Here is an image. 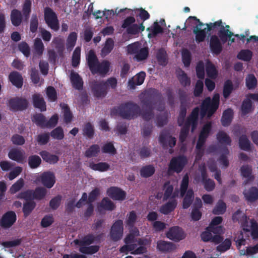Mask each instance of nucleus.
Listing matches in <instances>:
<instances>
[{
    "instance_id": "obj_6",
    "label": "nucleus",
    "mask_w": 258,
    "mask_h": 258,
    "mask_svg": "<svg viewBox=\"0 0 258 258\" xmlns=\"http://www.w3.org/2000/svg\"><path fill=\"white\" fill-rule=\"evenodd\" d=\"M44 18L47 26L56 32L59 29V23L56 14L49 7L44 9Z\"/></svg>"
},
{
    "instance_id": "obj_58",
    "label": "nucleus",
    "mask_w": 258,
    "mask_h": 258,
    "mask_svg": "<svg viewBox=\"0 0 258 258\" xmlns=\"http://www.w3.org/2000/svg\"><path fill=\"white\" fill-rule=\"evenodd\" d=\"M189 183V177L188 175L186 174L184 175L182 178L180 187V197H183L187 192L188 186Z\"/></svg>"
},
{
    "instance_id": "obj_9",
    "label": "nucleus",
    "mask_w": 258,
    "mask_h": 258,
    "mask_svg": "<svg viewBox=\"0 0 258 258\" xmlns=\"http://www.w3.org/2000/svg\"><path fill=\"white\" fill-rule=\"evenodd\" d=\"M187 159L184 156L173 157L169 163L168 171H172L177 173H180L187 163Z\"/></svg>"
},
{
    "instance_id": "obj_63",
    "label": "nucleus",
    "mask_w": 258,
    "mask_h": 258,
    "mask_svg": "<svg viewBox=\"0 0 258 258\" xmlns=\"http://www.w3.org/2000/svg\"><path fill=\"white\" fill-rule=\"evenodd\" d=\"M216 247L217 251L223 252L230 249L231 245V241L230 239L226 238L224 241H222Z\"/></svg>"
},
{
    "instance_id": "obj_28",
    "label": "nucleus",
    "mask_w": 258,
    "mask_h": 258,
    "mask_svg": "<svg viewBox=\"0 0 258 258\" xmlns=\"http://www.w3.org/2000/svg\"><path fill=\"white\" fill-rule=\"evenodd\" d=\"M33 105L35 108L39 109L41 111L46 110V103L43 97L39 94H35L32 96Z\"/></svg>"
},
{
    "instance_id": "obj_49",
    "label": "nucleus",
    "mask_w": 258,
    "mask_h": 258,
    "mask_svg": "<svg viewBox=\"0 0 258 258\" xmlns=\"http://www.w3.org/2000/svg\"><path fill=\"white\" fill-rule=\"evenodd\" d=\"M115 208L114 204L107 198H104L100 203L99 206V208L107 211H112Z\"/></svg>"
},
{
    "instance_id": "obj_36",
    "label": "nucleus",
    "mask_w": 258,
    "mask_h": 258,
    "mask_svg": "<svg viewBox=\"0 0 258 258\" xmlns=\"http://www.w3.org/2000/svg\"><path fill=\"white\" fill-rule=\"evenodd\" d=\"M32 2L31 0H25L22 5V13L23 15L24 21L27 22L31 12Z\"/></svg>"
},
{
    "instance_id": "obj_24",
    "label": "nucleus",
    "mask_w": 258,
    "mask_h": 258,
    "mask_svg": "<svg viewBox=\"0 0 258 258\" xmlns=\"http://www.w3.org/2000/svg\"><path fill=\"white\" fill-rule=\"evenodd\" d=\"M9 79L11 83L18 88H22L23 84V79L22 75L16 71L10 73Z\"/></svg>"
},
{
    "instance_id": "obj_27",
    "label": "nucleus",
    "mask_w": 258,
    "mask_h": 258,
    "mask_svg": "<svg viewBox=\"0 0 258 258\" xmlns=\"http://www.w3.org/2000/svg\"><path fill=\"white\" fill-rule=\"evenodd\" d=\"M241 175L246 178L243 182V184L246 185L249 182L252 181L254 176L252 175V168L248 165H243L240 168Z\"/></svg>"
},
{
    "instance_id": "obj_8",
    "label": "nucleus",
    "mask_w": 258,
    "mask_h": 258,
    "mask_svg": "<svg viewBox=\"0 0 258 258\" xmlns=\"http://www.w3.org/2000/svg\"><path fill=\"white\" fill-rule=\"evenodd\" d=\"M212 128V124L211 122H208L205 124L200 133L199 137V139L196 145V149L198 151L197 156L202 157L203 154V152H201V150L203 146L204 145L207 138L208 137L210 132Z\"/></svg>"
},
{
    "instance_id": "obj_62",
    "label": "nucleus",
    "mask_w": 258,
    "mask_h": 258,
    "mask_svg": "<svg viewBox=\"0 0 258 258\" xmlns=\"http://www.w3.org/2000/svg\"><path fill=\"white\" fill-rule=\"evenodd\" d=\"M83 134L89 139H92L94 135V129L90 122H87L83 129Z\"/></svg>"
},
{
    "instance_id": "obj_38",
    "label": "nucleus",
    "mask_w": 258,
    "mask_h": 258,
    "mask_svg": "<svg viewBox=\"0 0 258 258\" xmlns=\"http://www.w3.org/2000/svg\"><path fill=\"white\" fill-rule=\"evenodd\" d=\"M194 199V192L192 189H189L186 192L183 199L182 208L184 209L188 208L191 205Z\"/></svg>"
},
{
    "instance_id": "obj_33",
    "label": "nucleus",
    "mask_w": 258,
    "mask_h": 258,
    "mask_svg": "<svg viewBox=\"0 0 258 258\" xmlns=\"http://www.w3.org/2000/svg\"><path fill=\"white\" fill-rule=\"evenodd\" d=\"M8 156L11 159L19 163H23L25 159L23 152L18 149L11 150Z\"/></svg>"
},
{
    "instance_id": "obj_30",
    "label": "nucleus",
    "mask_w": 258,
    "mask_h": 258,
    "mask_svg": "<svg viewBox=\"0 0 258 258\" xmlns=\"http://www.w3.org/2000/svg\"><path fill=\"white\" fill-rule=\"evenodd\" d=\"M39 154L45 162L50 164H55L59 161L58 156L51 154L47 151H42L39 153Z\"/></svg>"
},
{
    "instance_id": "obj_47",
    "label": "nucleus",
    "mask_w": 258,
    "mask_h": 258,
    "mask_svg": "<svg viewBox=\"0 0 258 258\" xmlns=\"http://www.w3.org/2000/svg\"><path fill=\"white\" fill-rule=\"evenodd\" d=\"M100 147L97 144L91 145L84 153L86 157L89 158L96 157L100 152Z\"/></svg>"
},
{
    "instance_id": "obj_46",
    "label": "nucleus",
    "mask_w": 258,
    "mask_h": 258,
    "mask_svg": "<svg viewBox=\"0 0 258 258\" xmlns=\"http://www.w3.org/2000/svg\"><path fill=\"white\" fill-rule=\"evenodd\" d=\"M41 158L36 155H31L28 157V163L30 168L36 169L41 164Z\"/></svg>"
},
{
    "instance_id": "obj_40",
    "label": "nucleus",
    "mask_w": 258,
    "mask_h": 258,
    "mask_svg": "<svg viewBox=\"0 0 258 258\" xmlns=\"http://www.w3.org/2000/svg\"><path fill=\"white\" fill-rule=\"evenodd\" d=\"M206 71L207 76L210 79H215L217 77L218 71L215 65L210 61L206 63Z\"/></svg>"
},
{
    "instance_id": "obj_25",
    "label": "nucleus",
    "mask_w": 258,
    "mask_h": 258,
    "mask_svg": "<svg viewBox=\"0 0 258 258\" xmlns=\"http://www.w3.org/2000/svg\"><path fill=\"white\" fill-rule=\"evenodd\" d=\"M70 80L74 88L81 90L83 87V81L77 73L72 72L70 75Z\"/></svg>"
},
{
    "instance_id": "obj_29",
    "label": "nucleus",
    "mask_w": 258,
    "mask_h": 258,
    "mask_svg": "<svg viewBox=\"0 0 258 258\" xmlns=\"http://www.w3.org/2000/svg\"><path fill=\"white\" fill-rule=\"evenodd\" d=\"M243 195L248 202H255L258 200V188L256 187L252 186L248 190L244 191Z\"/></svg>"
},
{
    "instance_id": "obj_26",
    "label": "nucleus",
    "mask_w": 258,
    "mask_h": 258,
    "mask_svg": "<svg viewBox=\"0 0 258 258\" xmlns=\"http://www.w3.org/2000/svg\"><path fill=\"white\" fill-rule=\"evenodd\" d=\"M131 12H133V10L127 8L120 9L118 12L116 11L114 12L113 10H108L103 11L102 16H105L106 19L109 20L112 19L115 15L117 16L119 15L120 17H123L124 16L121 15V13L130 14ZM131 14H132L131 13Z\"/></svg>"
},
{
    "instance_id": "obj_18",
    "label": "nucleus",
    "mask_w": 258,
    "mask_h": 258,
    "mask_svg": "<svg viewBox=\"0 0 258 258\" xmlns=\"http://www.w3.org/2000/svg\"><path fill=\"white\" fill-rule=\"evenodd\" d=\"M213 234L206 229V231L202 233L201 235L202 240L204 242L210 241L216 244L220 243L223 240V237L219 235H213Z\"/></svg>"
},
{
    "instance_id": "obj_17",
    "label": "nucleus",
    "mask_w": 258,
    "mask_h": 258,
    "mask_svg": "<svg viewBox=\"0 0 258 258\" xmlns=\"http://www.w3.org/2000/svg\"><path fill=\"white\" fill-rule=\"evenodd\" d=\"M222 44L217 35H213L211 36L209 47L213 54L216 55L220 54L223 50Z\"/></svg>"
},
{
    "instance_id": "obj_45",
    "label": "nucleus",
    "mask_w": 258,
    "mask_h": 258,
    "mask_svg": "<svg viewBox=\"0 0 258 258\" xmlns=\"http://www.w3.org/2000/svg\"><path fill=\"white\" fill-rule=\"evenodd\" d=\"M155 172V169L153 165H149L143 166L140 171L142 177L148 178L152 176Z\"/></svg>"
},
{
    "instance_id": "obj_7",
    "label": "nucleus",
    "mask_w": 258,
    "mask_h": 258,
    "mask_svg": "<svg viewBox=\"0 0 258 258\" xmlns=\"http://www.w3.org/2000/svg\"><path fill=\"white\" fill-rule=\"evenodd\" d=\"M199 114V107L194 108L190 114L187 117L180 131L188 134L190 126H191L192 131H193L197 126Z\"/></svg>"
},
{
    "instance_id": "obj_54",
    "label": "nucleus",
    "mask_w": 258,
    "mask_h": 258,
    "mask_svg": "<svg viewBox=\"0 0 258 258\" xmlns=\"http://www.w3.org/2000/svg\"><path fill=\"white\" fill-rule=\"evenodd\" d=\"M233 90V85L230 80L225 81L223 90V95L225 98H227Z\"/></svg>"
},
{
    "instance_id": "obj_23",
    "label": "nucleus",
    "mask_w": 258,
    "mask_h": 258,
    "mask_svg": "<svg viewBox=\"0 0 258 258\" xmlns=\"http://www.w3.org/2000/svg\"><path fill=\"white\" fill-rule=\"evenodd\" d=\"M23 19H24V17L21 11L16 9L11 11L10 20L13 26H19L21 24Z\"/></svg>"
},
{
    "instance_id": "obj_10",
    "label": "nucleus",
    "mask_w": 258,
    "mask_h": 258,
    "mask_svg": "<svg viewBox=\"0 0 258 258\" xmlns=\"http://www.w3.org/2000/svg\"><path fill=\"white\" fill-rule=\"evenodd\" d=\"M123 224L121 220H116L112 225L110 232V236L113 241H118L123 236Z\"/></svg>"
},
{
    "instance_id": "obj_51",
    "label": "nucleus",
    "mask_w": 258,
    "mask_h": 258,
    "mask_svg": "<svg viewBox=\"0 0 258 258\" xmlns=\"http://www.w3.org/2000/svg\"><path fill=\"white\" fill-rule=\"evenodd\" d=\"M246 87L249 90L254 89L257 86V79L253 74H248L245 78Z\"/></svg>"
},
{
    "instance_id": "obj_41",
    "label": "nucleus",
    "mask_w": 258,
    "mask_h": 258,
    "mask_svg": "<svg viewBox=\"0 0 258 258\" xmlns=\"http://www.w3.org/2000/svg\"><path fill=\"white\" fill-rule=\"evenodd\" d=\"M95 241V236L92 234H88L81 240H75V243L80 246L90 245Z\"/></svg>"
},
{
    "instance_id": "obj_11",
    "label": "nucleus",
    "mask_w": 258,
    "mask_h": 258,
    "mask_svg": "<svg viewBox=\"0 0 258 258\" xmlns=\"http://www.w3.org/2000/svg\"><path fill=\"white\" fill-rule=\"evenodd\" d=\"M159 141L164 148H167L168 146L173 148L176 143L175 138L172 137L169 131L167 130H163L161 132Z\"/></svg>"
},
{
    "instance_id": "obj_52",
    "label": "nucleus",
    "mask_w": 258,
    "mask_h": 258,
    "mask_svg": "<svg viewBox=\"0 0 258 258\" xmlns=\"http://www.w3.org/2000/svg\"><path fill=\"white\" fill-rule=\"evenodd\" d=\"M99 246L98 245H91L89 246H80L79 251L83 254H93L98 251Z\"/></svg>"
},
{
    "instance_id": "obj_53",
    "label": "nucleus",
    "mask_w": 258,
    "mask_h": 258,
    "mask_svg": "<svg viewBox=\"0 0 258 258\" xmlns=\"http://www.w3.org/2000/svg\"><path fill=\"white\" fill-rule=\"evenodd\" d=\"M33 200H41L46 196V189L43 187H37L33 190Z\"/></svg>"
},
{
    "instance_id": "obj_34",
    "label": "nucleus",
    "mask_w": 258,
    "mask_h": 258,
    "mask_svg": "<svg viewBox=\"0 0 258 258\" xmlns=\"http://www.w3.org/2000/svg\"><path fill=\"white\" fill-rule=\"evenodd\" d=\"M233 35V33L229 29H225L224 26L218 32V37L223 44L225 43L227 41L228 38H230Z\"/></svg>"
},
{
    "instance_id": "obj_22",
    "label": "nucleus",
    "mask_w": 258,
    "mask_h": 258,
    "mask_svg": "<svg viewBox=\"0 0 258 258\" xmlns=\"http://www.w3.org/2000/svg\"><path fill=\"white\" fill-rule=\"evenodd\" d=\"M177 205V201L176 199H170L169 201L161 206L159 211L163 214L168 215L175 209Z\"/></svg>"
},
{
    "instance_id": "obj_56",
    "label": "nucleus",
    "mask_w": 258,
    "mask_h": 258,
    "mask_svg": "<svg viewBox=\"0 0 258 258\" xmlns=\"http://www.w3.org/2000/svg\"><path fill=\"white\" fill-rule=\"evenodd\" d=\"M252 56V52L249 49H242L239 51L237 55L238 59L249 61L251 60Z\"/></svg>"
},
{
    "instance_id": "obj_48",
    "label": "nucleus",
    "mask_w": 258,
    "mask_h": 258,
    "mask_svg": "<svg viewBox=\"0 0 258 258\" xmlns=\"http://www.w3.org/2000/svg\"><path fill=\"white\" fill-rule=\"evenodd\" d=\"M177 78L180 83V84L183 86L186 87L189 86L190 84V79L187 74L182 70H180L178 72L177 74Z\"/></svg>"
},
{
    "instance_id": "obj_39",
    "label": "nucleus",
    "mask_w": 258,
    "mask_h": 258,
    "mask_svg": "<svg viewBox=\"0 0 258 258\" xmlns=\"http://www.w3.org/2000/svg\"><path fill=\"white\" fill-rule=\"evenodd\" d=\"M239 148L245 151H249L251 150V144L245 135H242L239 138Z\"/></svg>"
},
{
    "instance_id": "obj_13",
    "label": "nucleus",
    "mask_w": 258,
    "mask_h": 258,
    "mask_svg": "<svg viewBox=\"0 0 258 258\" xmlns=\"http://www.w3.org/2000/svg\"><path fill=\"white\" fill-rule=\"evenodd\" d=\"M91 88L94 96L96 98H103L107 93V87L104 84V81L100 82H94L92 83Z\"/></svg>"
},
{
    "instance_id": "obj_15",
    "label": "nucleus",
    "mask_w": 258,
    "mask_h": 258,
    "mask_svg": "<svg viewBox=\"0 0 258 258\" xmlns=\"http://www.w3.org/2000/svg\"><path fill=\"white\" fill-rule=\"evenodd\" d=\"M37 180L41 182L46 187L50 188L55 183V176L52 172H44L37 178Z\"/></svg>"
},
{
    "instance_id": "obj_2",
    "label": "nucleus",
    "mask_w": 258,
    "mask_h": 258,
    "mask_svg": "<svg viewBox=\"0 0 258 258\" xmlns=\"http://www.w3.org/2000/svg\"><path fill=\"white\" fill-rule=\"evenodd\" d=\"M187 21L189 23H193V21H196L197 23L193 29V33L195 35V40L198 43L205 40L208 33L215 31L218 28H221L223 26L222 20H218L214 23L204 24L196 17L189 16Z\"/></svg>"
},
{
    "instance_id": "obj_16",
    "label": "nucleus",
    "mask_w": 258,
    "mask_h": 258,
    "mask_svg": "<svg viewBox=\"0 0 258 258\" xmlns=\"http://www.w3.org/2000/svg\"><path fill=\"white\" fill-rule=\"evenodd\" d=\"M166 235L168 238L175 242H178L185 237L183 230L178 226L171 227Z\"/></svg>"
},
{
    "instance_id": "obj_4",
    "label": "nucleus",
    "mask_w": 258,
    "mask_h": 258,
    "mask_svg": "<svg viewBox=\"0 0 258 258\" xmlns=\"http://www.w3.org/2000/svg\"><path fill=\"white\" fill-rule=\"evenodd\" d=\"M220 96L218 94H215L212 98L207 97L202 102L201 108V116L204 117L206 114L210 118L216 111L219 105Z\"/></svg>"
},
{
    "instance_id": "obj_32",
    "label": "nucleus",
    "mask_w": 258,
    "mask_h": 258,
    "mask_svg": "<svg viewBox=\"0 0 258 258\" xmlns=\"http://www.w3.org/2000/svg\"><path fill=\"white\" fill-rule=\"evenodd\" d=\"M233 110L231 108H228L224 111L221 121L224 126H228L231 123L233 118Z\"/></svg>"
},
{
    "instance_id": "obj_60",
    "label": "nucleus",
    "mask_w": 258,
    "mask_h": 258,
    "mask_svg": "<svg viewBox=\"0 0 258 258\" xmlns=\"http://www.w3.org/2000/svg\"><path fill=\"white\" fill-rule=\"evenodd\" d=\"M186 103H180L179 114L178 118V123L179 126H182L184 121V119L186 114Z\"/></svg>"
},
{
    "instance_id": "obj_64",
    "label": "nucleus",
    "mask_w": 258,
    "mask_h": 258,
    "mask_svg": "<svg viewBox=\"0 0 258 258\" xmlns=\"http://www.w3.org/2000/svg\"><path fill=\"white\" fill-rule=\"evenodd\" d=\"M50 135L54 139L60 140L64 137L63 131L61 127L58 126L51 132Z\"/></svg>"
},
{
    "instance_id": "obj_12",
    "label": "nucleus",
    "mask_w": 258,
    "mask_h": 258,
    "mask_svg": "<svg viewBox=\"0 0 258 258\" xmlns=\"http://www.w3.org/2000/svg\"><path fill=\"white\" fill-rule=\"evenodd\" d=\"M28 100L22 97H16L11 99L9 101V106L13 111H22L27 108Z\"/></svg>"
},
{
    "instance_id": "obj_59",
    "label": "nucleus",
    "mask_w": 258,
    "mask_h": 258,
    "mask_svg": "<svg viewBox=\"0 0 258 258\" xmlns=\"http://www.w3.org/2000/svg\"><path fill=\"white\" fill-rule=\"evenodd\" d=\"M252 102L249 99H246L243 101L241 105V113L243 115H245L251 111Z\"/></svg>"
},
{
    "instance_id": "obj_5",
    "label": "nucleus",
    "mask_w": 258,
    "mask_h": 258,
    "mask_svg": "<svg viewBox=\"0 0 258 258\" xmlns=\"http://www.w3.org/2000/svg\"><path fill=\"white\" fill-rule=\"evenodd\" d=\"M127 52L129 54H134V59L137 61H141L146 59L149 53L148 47H141V44L136 42L127 46Z\"/></svg>"
},
{
    "instance_id": "obj_21",
    "label": "nucleus",
    "mask_w": 258,
    "mask_h": 258,
    "mask_svg": "<svg viewBox=\"0 0 258 258\" xmlns=\"http://www.w3.org/2000/svg\"><path fill=\"white\" fill-rule=\"evenodd\" d=\"M164 190L163 201H166L169 199H175L177 196L176 192H173V186L169 181H166L163 186Z\"/></svg>"
},
{
    "instance_id": "obj_3",
    "label": "nucleus",
    "mask_w": 258,
    "mask_h": 258,
    "mask_svg": "<svg viewBox=\"0 0 258 258\" xmlns=\"http://www.w3.org/2000/svg\"><path fill=\"white\" fill-rule=\"evenodd\" d=\"M88 67L93 74H99L101 76L106 75L109 71L110 63L108 60H104L99 62L93 50H90L86 56Z\"/></svg>"
},
{
    "instance_id": "obj_57",
    "label": "nucleus",
    "mask_w": 258,
    "mask_h": 258,
    "mask_svg": "<svg viewBox=\"0 0 258 258\" xmlns=\"http://www.w3.org/2000/svg\"><path fill=\"white\" fill-rule=\"evenodd\" d=\"M81 48L77 47L73 52L72 59V65L74 68L77 67L80 62Z\"/></svg>"
},
{
    "instance_id": "obj_19",
    "label": "nucleus",
    "mask_w": 258,
    "mask_h": 258,
    "mask_svg": "<svg viewBox=\"0 0 258 258\" xmlns=\"http://www.w3.org/2000/svg\"><path fill=\"white\" fill-rule=\"evenodd\" d=\"M107 195L114 200L122 201L125 199L126 193L117 187H110L107 190Z\"/></svg>"
},
{
    "instance_id": "obj_1",
    "label": "nucleus",
    "mask_w": 258,
    "mask_h": 258,
    "mask_svg": "<svg viewBox=\"0 0 258 258\" xmlns=\"http://www.w3.org/2000/svg\"><path fill=\"white\" fill-rule=\"evenodd\" d=\"M159 95L158 90L150 88L140 96V99L143 107L147 108L142 110L137 103L127 101L114 107L111 111L113 115H118L121 118L131 120L141 116L146 121H149L154 116V97Z\"/></svg>"
},
{
    "instance_id": "obj_43",
    "label": "nucleus",
    "mask_w": 258,
    "mask_h": 258,
    "mask_svg": "<svg viewBox=\"0 0 258 258\" xmlns=\"http://www.w3.org/2000/svg\"><path fill=\"white\" fill-rule=\"evenodd\" d=\"M36 203L34 201L30 200L24 203L23 206V212L25 218L27 217L36 207Z\"/></svg>"
},
{
    "instance_id": "obj_37",
    "label": "nucleus",
    "mask_w": 258,
    "mask_h": 258,
    "mask_svg": "<svg viewBox=\"0 0 258 258\" xmlns=\"http://www.w3.org/2000/svg\"><path fill=\"white\" fill-rule=\"evenodd\" d=\"M34 49L33 57L36 56H38V57L42 56L44 50V46L41 39L37 38L35 39Z\"/></svg>"
},
{
    "instance_id": "obj_14",
    "label": "nucleus",
    "mask_w": 258,
    "mask_h": 258,
    "mask_svg": "<svg viewBox=\"0 0 258 258\" xmlns=\"http://www.w3.org/2000/svg\"><path fill=\"white\" fill-rule=\"evenodd\" d=\"M17 220V215L15 212L9 211L5 213L0 220L1 226L5 229L12 227Z\"/></svg>"
},
{
    "instance_id": "obj_20",
    "label": "nucleus",
    "mask_w": 258,
    "mask_h": 258,
    "mask_svg": "<svg viewBox=\"0 0 258 258\" xmlns=\"http://www.w3.org/2000/svg\"><path fill=\"white\" fill-rule=\"evenodd\" d=\"M157 249L162 252H170L176 249V246L171 242L160 240L157 242Z\"/></svg>"
},
{
    "instance_id": "obj_50",
    "label": "nucleus",
    "mask_w": 258,
    "mask_h": 258,
    "mask_svg": "<svg viewBox=\"0 0 258 258\" xmlns=\"http://www.w3.org/2000/svg\"><path fill=\"white\" fill-rule=\"evenodd\" d=\"M232 220L233 222H238L241 224L247 222L246 216L240 210H237L233 214Z\"/></svg>"
},
{
    "instance_id": "obj_42",
    "label": "nucleus",
    "mask_w": 258,
    "mask_h": 258,
    "mask_svg": "<svg viewBox=\"0 0 258 258\" xmlns=\"http://www.w3.org/2000/svg\"><path fill=\"white\" fill-rule=\"evenodd\" d=\"M32 120L38 126H40L42 128L46 127V119L45 116L42 113H36L34 114L32 118Z\"/></svg>"
},
{
    "instance_id": "obj_31",
    "label": "nucleus",
    "mask_w": 258,
    "mask_h": 258,
    "mask_svg": "<svg viewBox=\"0 0 258 258\" xmlns=\"http://www.w3.org/2000/svg\"><path fill=\"white\" fill-rule=\"evenodd\" d=\"M89 167L93 170L103 172L108 170L110 165L106 162H100L98 163H95L93 162H90L89 163Z\"/></svg>"
},
{
    "instance_id": "obj_55",
    "label": "nucleus",
    "mask_w": 258,
    "mask_h": 258,
    "mask_svg": "<svg viewBox=\"0 0 258 258\" xmlns=\"http://www.w3.org/2000/svg\"><path fill=\"white\" fill-rule=\"evenodd\" d=\"M226 210V204L222 200H220L213 209V213L215 215H222L225 212Z\"/></svg>"
},
{
    "instance_id": "obj_61",
    "label": "nucleus",
    "mask_w": 258,
    "mask_h": 258,
    "mask_svg": "<svg viewBox=\"0 0 258 258\" xmlns=\"http://www.w3.org/2000/svg\"><path fill=\"white\" fill-rule=\"evenodd\" d=\"M145 30V27L143 25V23L140 24L139 25L138 24H133L132 26L126 30V32L128 34L136 35L138 34L140 31H144Z\"/></svg>"
},
{
    "instance_id": "obj_35",
    "label": "nucleus",
    "mask_w": 258,
    "mask_h": 258,
    "mask_svg": "<svg viewBox=\"0 0 258 258\" xmlns=\"http://www.w3.org/2000/svg\"><path fill=\"white\" fill-rule=\"evenodd\" d=\"M114 46V41L111 38L106 39L104 45L101 50V55L104 57L109 54Z\"/></svg>"
},
{
    "instance_id": "obj_44",
    "label": "nucleus",
    "mask_w": 258,
    "mask_h": 258,
    "mask_svg": "<svg viewBox=\"0 0 258 258\" xmlns=\"http://www.w3.org/2000/svg\"><path fill=\"white\" fill-rule=\"evenodd\" d=\"M217 140L221 144L230 146L231 139L224 131H220L217 134Z\"/></svg>"
}]
</instances>
